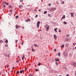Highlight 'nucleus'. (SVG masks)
Masks as SVG:
<instances>
[{
	"mask_svg": "<svg viewBox=\"0 0 76 76\" xmlns=\"http://www.w3.org/2000/svg\"><path fill=\"white\" fill-rule=\"evenodd\" d=\"M64 45H63L62 46H61L62 47H64Z\"/></svg>",
	"mask_w": 76,
	"mask_h": 76,
	"instance_id": "nucleus-37",
	"label": "nucleus"
},
{
	"mask_svg": "<svg viewBox=\"0 0 76 76\" xmlns=\"http://www.w3.org/2000/svg\"><path fill=\"white\" fill-rule=\"evenodd\" d=\"M54 51H56V49H55V50H54Z\"/></svg>",
	"mask_w": 76,
	"mask_h": 76,
	"instance_id": "nucleus-45",
	"label": "nucleus"
},
{
	"mask_svg": "<svg viewBox=\"0 0 76 76\" xmlns=\"http://www.w3.org/2000/svg\"><path fill=\"white\" fill-rule=\"evenodd\" d=\"M73 44L74 45H75L74 43H73Z\"/></svg>",
	"mask_w": 76,
	"mask_h": 76,
	"instance_id": "nucleus-54",
	"label": "nucleus"
},
{
	"mask_svg": "<svg viewBox=\"0 0 76 76\" xmlns=\"http://www.w3.org/2000/svg\"><path fill=\"white\" fill-rule=\"evenodd\" d=\"M24 57H25V56L23 55V57H22V60H24Z\"/></svg>",
	"mask_w": 76,
	"mask_h": 76,
	"instance_id": "nucleus-16",
	"label": "nucleus"
},
{
	"mask_svg": "<svg viewBox=\"0 0 76 76\" xmlns=\"http://www.w3.org/2000/svg\"><path fill=\"white\" fill-rule=\"evenodd\" d=\"M15 69V67H13L12 68L13 69Z\"/></svg>",
	"mask_w": 76,
	"mask_h": 76,
	"instance_id": "nucleus-49",
	"label": "nucleus"
},
{
	"mask_svg": "<svg viewBox=\"0 0 76 76\" xmlns=\"http://www.w3.org/2000/svg\"><path fill=\"white\" fill-rule=\"evenodd\" d=\"M56 8H51V10L52 12H53V11H54V10H56Z\"/></svg>",
	"mask_w": 76,
	"mask_h": 76,
	"instance_id": "nucleus-5",
	"label": "nucleus"
},
{
	"mask_svg": "<svg viewBox=\"0 0 76 76\" xmlns=\"http://www.w3.org/2000/svg\"><path fill=\"white\" fill-rule=\"evenodd\" d=\"M9 7H10V8H12V6H11V5H9Z\"/></svg>",
	"mask_w": 76,
	"mask_h": 76,
	"instance_id": "nucleus-26",
	"label": "nucleus"
},
{
	"mask_svg": "<svg viewBox=\"0 0 76 76\" xmlns=\"http://www.w3.org/2000/svg\"><path fill=\"white\" fill-rule=\"evenodd\" d=\"M17 73H19V71H18L17 72Z\"/></svg>",
	"mask_w": 76,
	"mask_h": 76,
	"instance_id": "nucleus-38",
	"label": "nucleus"
},
{
	"mask_svg": "<svg viewBox=\"0 0 76 76\" xmlns=\"http://www.w3.org/2000/svg\"><path fill=\"white\" fill-rule=\"evenodd\" d=\"M61 4H64V1H62L61 3Z\"/></svg>",
	"mask_w": 76,
	"mask_h": 76,
	"instance_id": "nucleus-24",
	"label": "nucleus"
},
{
	"mask_svg": "<svg viewBox=\"0 0 76 76\" xmlns=\"http://www.w3.org/2000/svg\"><path fill=\"white\" fill-rule=\"evenodd\" d=\"M75 76H76V71H75Z\"/></svg>",
	"mask_w": 76,
	"mask_h": 76,
	"instance_id": "nucleus-40",
	"label": "nucleus"
},
{
	"mask_svg": "<svg viewBox=\"0 0 76 76\" xmlns=\"http://www.w3.org/2000/svg\"><path fill=\"white\" fill-rule=\"evenodd\" d=\"M73 13H71V17H73L74 16H73Z\"/></svg>",
	"mask_w": 76,
	"mask_h": 76,
	"instance_id": "nucleus-12",
	"label": "nucleus"
},
{
	"mask_svg": "<svg viewBox=\"0 0 76 76\" xmlns=\"http://www.w3.org/2000/svg\"><path fill=\"white\" fill-rule=\"evenodd\" d=\"M22 72H24V70H22L20 71V73L21 74L22 73Z\"/></svg>",
	"mask_w": 76,
	"mask_h": 76,
	"instance_id": "nucleus-10",
	"label": "nucleus"
},
{
	"mask_svg": "<svg viewBox=\"0 0 76 76\" xmlns=\"http://www.w3.org/2000/svg\"><path fill=\"white\" fill-rule=\"evenodd\" d=\"M55 60L56 61H59V60H58V59H56Z\"/></svg>",
	"mask_w": 76,
	"mask_h": 76,
	"instance_id": "nucleus-25",
	"label": "nucleus"
},
{
	"mask_svg": "<svg viewBox=\"0 0 76 76\" xmlns=\"http://www.w3.org/2000/svg\"><path fill=\"white\" fill-rule=\"evenodd\" d=\"M19 57H20L19 56H18V58H19Z\"/></svg>",
	"mask_w": 76,
	"mask_h": 76,
	"instance_id": "nucleus-53",
	"label": "nucleus"
},
{
	"mask_svg": "<svg viewBox=\"0 0 76 76\" xmlns=\"http://www.w3.org/2000/svg\"><path fill=\"white\" fill-rule=\"evenodd\" d=\"M5 47H8V45H7V44H5Z\"/></svg>",
	"mask_w": 76,
	"mask_h": 76,
	"instance_id": "nucleus-31",
	"label": "nucleus"
},
{
	"mask_svg": "<svg viewBox=\"0 0 76 76\" xmlns=\"http://www.w3.org/2000/svg\"><path fill=\"white\" fill-rule=\"evenodd\" d=\"M63 23L65 24V25H67V23L65 21L63 22Z\"/></svg>",
	"mask_w": 76,
	"mask_h": 76,
	"instance_id": "nucleus-22",
	"label": "nucleus"
},
{
	"mask_svg": "<svg viewBox=\"0 0 76 76\" xmlns=\"http://www.w3.org/2000/svg\"><path fill=\"white\" fill-rule=\"evenodd\" d=\"M41 10H39V12H40V11H41Z\"/></svg>",
	"mask_w": 76,
	"mask_h": 76,
	"instance_id": "nucleus-52",
	"label": "nucleus"
},
{
	"mask_svg": "<svg viewBox=\"0 0 76 76\" xmlns=\"http://www.w3.org/2000/svg\"><path fill=\"white\" fill-rule=\"evenodd\" d=\"M27 21L26 20V22H31V20L29 19H27Z\"/></svg>",
	"mask_w": 76,
	"mask_h": 76,
	"instance_id": "nucleus-7",
	"label": "nucleus"
},
{
	"mask_svg": "<svg viewBox=\"0 0 76 76\" xmlns=\"http://www.w3.org/2000/svg\"><path fill=\"white\" fill-rule=\"evenodd\" d=\"M18 18H19V16H16V19H18Z\"/></svg>",
	"mask_w": 76,
	"mask_h": 76,
	"instance_id": "nucleus-27",
	"label": "nucleus"
},
{
	"mask_svg": "<svg viewBox=\"0 0 76 76\" xmlns=\"http://www.w3.org/2000/svg\"><path fill=\"white\" fill-rule=\"evenodd\" d=\"M11 72H13V70H11Z\"/></svg>",
	"mask_w": 76,
	"mask_h": 76,
	"instance_id": "nucleus-57",
	"label": "nucleus"
},
{
	"mask_svg": "<svg viewBox=\"0 0 76 76\" xmlns=\"http://www.w3.org/2000/svg\"><path fill=\"white\" fill-rule=\"evenodd\" d=\"M66 41H68V39H67L66 40Z\"/></svg>",
	"mask_w": 76,
	"mask_h": 76,
	"instance_id": "nucleus-60",
	"label": "nucleus"
},
{
	"mask_svg": "<svg viewBox=\"0 0 76 76\" xmlns=\"http://www.w3.org/2000/svg\"><path fill=\"white\" fill-rule=\"evenodd\" d=\"M5 43H8V40L7 39H6L5 40Z\"/></svg>",
	"mask_w": 76,
	"mask_h": 76,
	"instance_id": "nucleus-20",
	"label": "nucleus"
},
{
	"mask_svg": "<svg viewBox=\"0 0 76 76\" xmlns=\"http://www.w3.org/2000/svg\"><path fill=\"white\" fill-rule=\"evenodd\" d=\"M18 40H16V43H17V42H18Z\"/></svg>",
	"mask_w": 76,
	"mask_h": 76,
	"instance_id": "nucleus-36",
	"label": "nucleus"
},
{
	"mask_svg": "<svg viewBox=\"0 0 76 76\" xmlns=\"http://www.w3.org/2000/svg\"><path fill=\"white\" fill-rule=\"evenodd\" d=\"M54 39H57V36H56V35H54Z\"/></svg>",
	"mask_w": 76,
	"mask_h": 76,
	"instance_id": "nucleus-8",
	"label": "nucleus"
},
{
	"mask_svg": "<svg viewBox=\"0 0 76 76\" xmlns=\"http://www.w3.org/2000/svg\"><path fill=\"white\" fill-rule=\"evenodd\" d=\"M2 42V40H1L0 41V43H1V44Z\"/></svg>",
	"mask_w": 76,
	"mask_h": 76,
	"instance_id": "nucleus-33",
	"label": "nucleus"
},
{
	"mask_svg": "<svg viewBox=\"0 0 76 76\" xmlns=\"http://www.w3.org/2000/svg\"><path fill=\"white\" fill-rule=\"evenodd\" d=\"M58 32H61V30H60V29H59V30H58Z\"/></svg>",
	"mask_w": 76,
	"mask_h": 76,
	"instance_id": "nucleus-29",
	"label": "nucleus"
},
{
	"mask_svg": "<svg viewBox=\"0 0 76 76\" xmlns=\"http://www.w3.org/2000/svg\"><path fill=\"white\" fill-rule=\"evenodd\" d=\"M40 21H38L37 23V28H38L39 27V24H40Z\"/></svg>",
	"mask_w": 76,
	"mask_h": 76,
	"instance_id": "nucleus-2",
	"label": "nucleus"
},
{
	"mask_svg": "<svg viewBox=\"0 0 76 76\" xmlns=\"http://www.w3.org/2000/svg\"><path fill=\"white\" fill-rule=\"evenodd\" d=\"M24 28H25L24 27H23V29H24Z\"/></svg>",
	"mask_w": 76,
	"mask_h": 76,
	"instance_id": "nucleus-50",
	"label": "nucleus"
},
{
	"mask_svg": "<svg viewBox=\"0 0 76 76\" xmlns=\"http://www.w3.org/2000/svg\"><path fill=\"white\" fill-rule=\"evenodd\" d=\"M57 28H56L55 29H54V30L56 32H57Z\"/></svg>",
	"mask_w": 76,
	"mask_h": 76,
	"instance_id": "nucleus-13",
	"label": "nucleus"
},
{
	"mask_svg": "<svg viewBox=\"0 0 76 76\" xmlns=\"http://www.w3.org/2000/svg\"><path fill=\"white\" fill-rule=\"evenodd\" d=\"M75 44H76V43H75Z\"/></svg>",
	"mask_w": 76,
	"mask_h": 76,
	"instance_id": "nucleus-64",
	"label": "nucleus"
},
{
	"mask_svg": "<svg viewBox=\"0 0 76 76\" xmlns=\"http://www.w3.org/2000/svg\"><path fill=\"white\" fill-rule=\"evenodd\" d=\"M7 68H8V67H9V66H7Z\"/></svg>",
	"mask_w": 76,
	"mask_h": 76,
	"instance_id": "nucleus-55",
	"label": "nucleus"
},
{
	"mask_svg": "<svg viewBox=\"0 0 76 76\" xmlns=\"http://www.w3.org/2000/svg\"><path fill=\"white\" fill-rule=\"evenodd\" d=\"M35 71L36 72H38V69H35Z\"/></svg>",
	"mask_w": 76,
	"mask_h": 76,
	"instance_id": "nucleus-28",
	"label": "nucleus"
},
{
	"mask_svg": "<svg viewBox=\"0 0 76 76\" xmlns=\"http://www.w3.org/2000/svg\"><path fill=\"white\" fill-rule=\"evenodd\" d=\"M58 55L59 56V57H60V56H61L60 55V53H58Z\"/></svg>",
	"mask_w": 76,
	"mask_h": 76,
	"instance_id": "nucleus-21",
	"label": "nucleus"
},
{
	"mask_svg": "<svg viewBox=\"0 0 76 76\" xmlns=\"http://www.w3.org/2000/svg\"><path fill=\"white\" fill-rule=\"evenodd\" d=\"M45 28H46V31H48L50 29V26L46 25L45 26Z\"/></svg>",
	"mask_w": 76,
	"mask_h": 76,
	"instance_id": "nucleus-1",
	"label": "nucleus"
},
{
	"mask_svg": "<svg viewBox=\"0 0 76 76\" xmlns=\"http://www.w3.org/2000/svg\"><path fill=\"white\" fill-rule=\"evenodd\" d=\"M38 17V15H36L35 16V18H37V17Z\"/></svg>",
	"mask_w": 76,
	"mask_h": 76,
	"instance_id": "nucleus-42",
	"label": "nucleus"
},
{
	"mask_svg": "<svg viewBox=\"0 0 76 76\" xmlns=\"http://www.w3.org/2000/svg\"><path fill=\"white\" fill-rule=\"evenodd\" d=\"M4 4H6L7 5H8V4H9L8 3H7L6 2H4Z\"/></svg>",
	"mask_w": 76,
	"mask_h": 76,
	"instance_id": "nucleus-14",
	"label": "nucleus"
},
{
	"mask_svg": "<svg viewBox=\"0 0 76 76\" xmlns=\"http://www.w3.org/2000/svg\"><path fill=\"white\" fill-rule=\"evenodd\" d=\"M15 13L16 14H17V13L16 12H15Z\"/></svg>",
	"mask_w": 76,
	"mask_h": 76,
	"instance_id": "nucleus-51",
	"label": "nucleus"
},
{
	"mask_svg": "<svg viewBox=\"0 0 76 76\" xmlns=\"http://www.w3.org/2000/svg\"><path fill=\"white\" fill-rule=\"evenodd\" d=\"M20 2H23V0H20Z\"/></svg>",
	"mask_w": 76,
	"mask_h": 76,
	"instance_id": "nucleus-35",
	"label": "nucleus"
},
{
	"mask_svg": "<svg viewBox=\"0 0 76 76\" xmlns=\"http://www.w3.org/2000/svg\"><path fill=\"white\" fill-rule=\"evenodd\" d=\"M32 47V50L31 51H33V52H35V50H34V48H33L32 47Z\"/></svg>",
	"mask_w": 76,
	"mask_h": 76,
	"instance_id": "nucleus-11",
	"label": "nucleus"
},
{
	"mask_svg": "<svg viewBox=\"0 0 76 76\" xmlns=\"http://www.w3.org/2000/svg\"><path fill=\"white\" fill-rule=\"evenodd\" d=\"M47 11H45L44 12V14H47Z\"/></svg>",
	"mask_w": 76,
	"mask_h": 76,
	"instance_id": "nucleus-19",
	"label": "nucleus"
},
{
	"mask_svg": "<svg viewBox=\"0 0 76 76\" xmlns=\"http://www.w3.org/2000/svg\"><path fill=\"white\" fill-rule=\"evenodd\" d=\"M3 11H4V8H3Z\"/></svg>",
	"mask_w": 76,
	"mask_h": 76,
	"instance_id": "nucleus-43",
	"label": "nucleus"
},
{
	"mask_svg": "<svg viewBox=\"0 0 76 76\" xmlns=\"http://www.w3.org/2000/svg\"><path fill=\"white\" fill-rule=\"evenodd\" d=\"M48 16H49V17H50V18H51V15L50 14H48Z\"/></svg>",
	"mask_w": 76,
	"mask_h": 76,
	"instance_id": "nucleus-15",
	"label": "nucleus"
},
{
	"mask_svg": "<svg viewBox=\"0 0 76 76\" xmlns=\"http://www.w3.org/2000/svg\"><path fill=\"white\" fill-rule=\"evenodd\" d=\"M15 27L16 29H18V28H20V26L18 25H16L15 26Z\"/></svg>",
	"mask_w": 76,
	"mask_h": 76,
	"instance_id": "nucleus-3",
	"label": "nucleus"
},
{
	"mask_svg": "<svg viewBox=\"0 0 76 76\" xmlns=\"http://www.w3.org/2000/svg\"><path fill=\"white\" fill-rule=\"evenodd\" d=\"M4 56H6V57H7V54H4Z\"/></svg>",
	"mask_w": 76,
	"mask_h": 76,
	"instance_id": "nucleus-30",
	"label": "nucleus"
},
{
	"mask_svg": "<svg viewBox=\"0 0 76 76\" xmlns=\"http://www.w3.org/2000/svg\"><path fill=\"white\" fill-rule=\"evenodd\" d=\"M49 6H51V4H49Z\"/></svg>",
	"mask_w": 76,
	"mask_h": 76,
	"instance_id": "nucleus-47",
	"label": "nucleus"
},
{
	"mask_svg": "<svg viewBox=\"0 0 76 76\" xmlns=\"http://www.w3.org/2000/svg\"><path fill=\"white\" fill-rule=\"evenodd\" d=\"M61 0V1H62V0Z\"/></svg>",
	"mask_w": 76,
	"mask_h": 76,
	"instance_id": "nucleus-62",
	"label": "nucleus"
},
{
	"mask_svg": "<svg viewBox=\"0 0 76 76\" xmlns=\"http://www.w3.org/2000/svg\"><path fill=\"white\" fill-rule=\"evenodd\" d=\"M12 10H11L10 11V12H12Z\"/></svg>",
	"mask_w": 76,
	"mask_h": 76,
	"instance_id": "nucleus-39",
	"label": "nucleus"
},
{
	"mask_svg": "<svg viewBox=\"0 0 76 76\" xmlns=\"http://www.w3.org/2000/svg\"><path fill=\"white\" fill-rule=\"evenodd\" d=\"M66 37H69V35H66Z\"/></svg>",
	"mask_w": 76,
	"mask_h": 76,
	"instance_id": "nucleus-34",
	"label": "nucleus"
},
{
	"mask_svg": "<svg viewBox=\"0 0 76 76\" xmlns=\"http://www.w3.org/2000/svg\"><path fill=\"white\" fill-rule=\"evenodd\" d=\"M74 66L76 67V63H74L73 64Z\"/></svg>",
	"mask_w": 76,
	"mask_h": 76,
	"instance_id": "nucleus-23",
	"label": "nucleus"
},
{
	"mask_svg": "<svg viewBox=\"0 0 76 76\" xmlns=\"http://www.w3.org/2000/svg\"><path fill=\"white\" fill-rule=\"evenodd\" d=\"M34 46H35V47H38L37 45H36L35 44H34Z\"/></svg>",
	"mask_w": 76,
	"mask_h": 76,
	"instance_id": "nucleus-17",
	"label": "nucleus"
},
{
	"mask_svg": "<svg viewBox=\"0 0 76 76\" xmlns=\"http://www.w3.org/2000/svg\"><path fill=\"white\" fill-rule=\"evenodd\" d=\"M22 7H23V5H20L19 6V8H20V9H21V8H22Z\"/></svg>",
	"mask_w": 76,
	"mask_h": 76,
	"instance_id": "nucleus-6",
	"label": "nucleus"
},
{
	"mask_svg": "<svg viewBox=\"0 0 76 76\" xmlns=\"http://www.w3.org/2000/svg\"><path fill=\"white\" fill-rule=\"evenodd\" d=\"M38 66H40L41 65V63H39L38 64Z\"/></svg>",
	"mask_w": 76,
	"mask_h": 76,
	"instance_id": "nucleus-32",
	"label": "nucleus"
},
{
	"mask_svg": "<svg viewBox=\"0 0 76 76\" xmlns=\"http://www.w3.org/2000/svg\"><path fill=\"white\" fill-rule=\"evenodd\" d=\"M23 42H22V45H23Z\"/></svg>",
	"mask_w": 76,
	"mask_h": 76,
	"instance_id": "nucleus-48",
	"label": "nucleus"
},
{
	"mask_svg": "<svg viewBox=\"0 0 76 76\" xmlns=\"http://www.w3.org/2000/svg\"><path fill=\"white\" fill-rule=\"evenodd\" d=\"M66 76H69V75L68 74H67Z\"/></svg>",
	"mask_w": 76,
	"mask_h": 76,
	"instance_id": "nucleus-41",
	"label": "nucleus"
},
{
	"mask_svg": "<svg viewBox=\"0 0 76 76\" xmlns=\"http://www.w3.org/2000/svg\"><path fill=\"white\" fill-rule=\"evenodd\" d=\"M16 62H17V63H19V61H17Z\"/></svg>",
	"mask_w": 76,
	"mask_h": 76,
	"instance_id": "nucleus-44",
	"label": "nucleus"
},
{
	"mask_svg": "<svg viewBox=\"0 0 76 76\" xmlns=\"http://www.w3.org/2000/svg\"><path fill=\"white\" fill-rule=\"evenodd\" d=\"M57 64H58V63H57Z\"/></svg>",
	"mask_w": 76,
	"mask_h": 76,
	"instance_id": "nucleus-61",
	"label": "nucleus"
},
{
	"mask_svg": "<svg viewBox=\"0 0 76 76\" xmlns=\"http://www.w3.org/2000/svg\"><path fill=\"white\" fill-rule=\"evenodd\" d=\"M66 39H67V38H66Z\"/></svg>",
	"mask_w": 76,
	"mask_h": 76,
	"instance_id": "nucleus-63",
	"label": "nucleus"
},
{
	"mask_svg": "<svg viewBox=\"0 0 76 76\" xmlns=\"http://www.w3.org/2000/svg\"><path fill=\"white\" fill-rule=\"evenodd\" d=\"M0 75H1V73L0 72Z\"/></svg>",
	"mask_w": 76,
	"mask_h": 76,
	"instance_id": "nucleus-58",
	"label": "nucleus"
},
{
	"mask_svg": "<svg viewBox=\"0 0 76 76\" xmlns=\"http://www.w3.org/2000/svg\"><path fill=\"white\" fill-rule=\"evenodd\" d=\"M65 18H66L65 15H63L62 18H61V20H63V19H65Z\"/></svg>",
	"mask_w": 76,
	"mask_h": 76,
	"instance_id": "nucleus-4",
	"label": "nucleus"
},
{
	"mask_svg": "<svg viewBox=\"0 0 76 76\" xmlns=\"http://www.w3.org/2000/svg\"><path fill=\"white\" fill-rule=\"evenodd\" d=\"M75 48L76 49V47Z\"/></svg>",
	"mask_w": 76,
	"mask_h": 76,
	"instance_id": "nucleus-59",
	"label": "nucleus"
},
{
	"mask_svg": "<svg viewBox=\"0 0 76 76\" xmlns=\"http://www.w3.org/2000/svg\"><path fill=\"white\" fill-rule=\"evenodd\" d=\"M25 69H26V70L28 69L27 68H26V67H25Z\"/></svg>",
	"mask_w": 76,
	"mask_h": 76,
	"instance_id": "nucleus-46",
	"label": "nucleus"
},
{
	"mask_svg": "<svg viewBox=\"0 0 76 76\" xmlns=\"http://www.w3.org/2000/svg\"><path fill=\"white\" fill-rule=\"evenodd\" d=\"M64 56H67V54L65 53H64Z\"/></svg>",
	"mask_w": 76,
	"mask_h": 76,
	"instance_id": "nucleus-9",
	"label": "nucleus"
},
{
	"mask_svg": "<svg viewBox=\"0 0 76 76\" xmlns=\"http://www.w3.org/2000/svg\"><path fill=\"white\" fill-rule=\"evenodd\" d=\"M2 7H3V8L4 9V8H5V7H6V5H3Z\"/></svg>",
	"mask_w": 76,
	"mask_h": 76,
	"instance_id": "nucleus-18",
	"label": "nucleus"
},
{
	"mask_svg": "<svg viewBox=\"0 0 76 76\" xmlns=\"http://www.w3.org/2000/svg\"><path fill=\"white\" fill-rule=\"evenodd\" d=\"M42 2V0H41Z\"/></svg>",
	"mask_w": 76,
	"mask_h": 76,
	"instance_id": "nucleus-56",
	"label": "nucleus"
}]
</instances>
